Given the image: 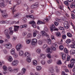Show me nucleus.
Returning <instances> with one entry per match:
<instances>
[{
	"label": "nucleus",
	"mask_w": 75,
	"mask_h": 75,
	"mask_svg": "<svg viewBox=\"0 0 75 75\" xmlns=\"http://www.w3.org/2000/svg\"><path fill=\"white\" fill-rule=\"evenodd\" d=\"M59 30H64V27H62L61 26L59 27Z\"/></svg>",
	"instance_id": "58"
},
{
	"label": "nucleus",
	"mask_w": 75,
	"mask_h": 75,
	"mask_svg": "<svg viewBox=\"0 0 75 75\" xmlns=\"http://www.w3.org/2000/svg\"><path fill=\"white\" fill-rule=\"evenodd\" d=\"M17 3H18V5L21 3V0H17Z\"/></svg>",
	"instance_id": "60"
},
{
	"label": "nucleus",
	"mask_w": 75,
	"mask_h": 75,
	"mask_svg": "<svg viewBox=\"0 0 75 75\" xmlns=\"http://www.w3.org/2000/svg\"><path fill=\"white\" fill-rule=\"evenodd\" d=\"M72 44H73V45H75V41L74 40H72L71 41Z\"/></svg>",
	"instance_id": "64"
},
{
	"label": "nucleus",
	"mask_w": 75,
	"mask_h": 75,
	"mask_svg": "<svg viewBox=\"0 0 75 75\" xmlns=\"http://www.w3.org/2000/svg\"><path fill=\"white\" fill-rule=\"evenodd\" d=\"M51 49L52 50H53V51H56V48L55 47H54L53 46H52L51 47Z\"/></svg>",
	"instance_id": "55"
},
{
	"label": "nucleus",
	"mask_w": 75,
	"mask_h": 75,
	"mask_svg": "<svg viewBox=\"0 0 75 75\" xmlns=\"http://www.w3.org/2000/svg\"><path fill=\"white\" fill-rule=\"evenodd\" d=\"M18 61L17 60H14L13 62L12 63H11V65L13 66H17L18 65Z\"/></svg>",
	"instance_id": "7"
},
{
	"label": "nucleus",
	"mask_w": 75,
	"mask_h": 75,
	"mask_svg": "<svg viewBox=\"0 0 75 75\" xmlns=\"http://www.w3.org/2000/svg\"><path fill=\"white\" fill-rule=\"evenodd\" d=\"M15 49L12 48L11 50V53L12 55H15L16 54V52H15Z\"/></svg>",
	"instance_id": "10"
},
{
	"label": "nucleus",
	"mask_w": 75,
	"mask_h": 75,
	"mask_svg": "<svg viewBox=\"0 0 75 75\" xmlns=\"http://www.w3.org/2000/svg\"><path fill=\"white\" fill-rule=\"evenodd\" d=\"M30 23L32 24V26L33 28H36V24H35V22L34 21L30 22Z\"/></svg>",
	"instance_id": "9"
},
{
	"label": "nucleus",
	"mask_w": 75,
	"mask_h": 75,
	"mask_svg": "<svg viewBox=\"0 0 75 75\" xmlns=\"http://www.w3.org/2000/svg\"><path fill=\"white\" fill-rule=\"evenodd\" d=\"M33 65H37V61L36 60H34L33 61Z\"/></svg>",
	"instance_id": "23"
},
{
	"label": "nucleus",
	"mask_w": 75,
	"mask_h": 75,
	"mask_svg": "<svg viewBox=\"0 0 75 75\" xmlns=\"http://www.w3.org/2000/svg\"><path fill=\"white\" fill-rule=\"evenodd\" d=\"M71 40L70 39H68L66 41V42L67 44H69V43H71Z\"/></svg>",
	"instance_id": "28"
},
{
	"label": "nucleus",
	"mask_w": 75,
	"mask_h": 75,
	"mask_svg": "<svg viewBox=\"0 0 75 75\" xmlns=\"http://www.w3.org/2000/svg\"><path fill=\"white\" fill-rule=\"evenodd\" d=\"M67 35L68 37H72V35L71 33H67Z\"/></svg>",
	"instance_id": "33"
},
{
	"label": "nucleus",
	"mask_w": 75,
	"mask_h": 75,
	"mask_svg": "<svg viewBox=\"0 0 75 75\" xmlns=\"http://www.w3.org/2000/svg\"><path fill=\"white\" fill-rule=\"evenodd\" d=\"M52 60L51 59H50L47 61V63L48 64H51V63L52 62Z\"/></svg>",
	"instance_id": "63"
},
{
	"label": "nucleus",
	"mask_w": 75,
	"mask_h": 75,
	"mask_svg": "<svg viewBox=\"0 0 75 75\" xmlns=\"http://www.w3.org/2000/svg\"><path fill=\"white\" fill-rule=\"evenodd\" d=\"M22 47V45L21 44H19L17 45L16 47V49L17 51H20L21 48Z\"/></svg>",
	"instance_id": "4"
},
{
	"label": "nucleus",
	"mask_w": 75,
	"mask_h": 75,
	"mask_svg": "<svg viewBox=\"0 0 75 75\" xmlns=\"http://www.w3.org/2000/svg\"><path fill=\"white\" fill-rule=\"evenodd\" d=\"M38 24H45V22H42L40 21H38L37 22Z\"/></svg>",
	"instance_id": "42"
},
{
	"label": "nucleus",
	"mask_w": 75,
	"mask_h": 75,
	"mask_svg": "<svg viewBox=\"0 0 75 75\" xmlns=\"http://www.w3.org/2000/svg\"><path fill=\"white\" fill-rule=\"evenodd\" d=\"M45 52L47 53H51L52 52V50L50 48H47L46 50H45Z\"/></svg>",
	"instance_id": "13"
},
{
	"label": "nucleus",
	"mask_w": 75,
	"mask_h": 75,
	"mask_svg": "<svg viewBox=\"0 0 75 75\" xmlns=\"http://www.w3.org/2000/svg\"><path fill=\"white\" fill-rule=\"evenodd\" d=\"M40 57L42 59H45V58H46V55H45V54H41Z\"/></svg>",
	"instance_id": "15"
},
{
	"label": "nucleus",
	"mask_w": 75,
	"mask_h": 75,
	"mask_svg": "<svg viewBox=\"0 0 75 75\" xmlns=\"http://www.w3.org/2000/svg\"><path fill=\"white\" fill-rule=\"evenodd\" d=\"M57 64L59 65H62V62H61V60H59L57 61Z\"/></svg>",
	"instance_id": "34"
},
{
	"label": "nucleus",
	"mask_w": 75,
	"mask_h": 75,
	"mask_svg": "<svg viewBox=\"0 0 75 75\" xmlns=\"http://www.w3.org/2000/svg\"><path fill=\"white\" fill-rule=\"evenodd\" d=\"M70 53L72 55H74L75 54V50L74 49H72L70 51Z\"/></svg>",
	"instance_id": "19"
},
{
	"label": "nucleus",
	"mask_w": 75,
	"mask_h": 75,
	"mask_svg": "<svg viewBox=\"0 0 75 75\" xmlns=\"http://www.w3.org/2000/svg\"><path fill=\"white\" fill-rule=\"evenodd\" d=\"M47 44H45L43 46V48L44 50L45 49V48H47Z\"/></svg>",
	"instance_id": "53"
},
{
	"label": "nucleus",
	"mask_w": 75,
	"mask_h": 75,
	"mask_svg": "<svg viewBox=\"0 0 75 75\" xmlns=\"http://www.w3.org/2000/svg\"><path fill=\"white\" fill-rule=\"evenodd\" d=\"M56 35L57 37H61V33L59 32H57L56 33Z\"/></svg>",
	"instance_id": "35"
},
{
	"label": "nucleus",
	"mask_w": 75,
	"mask_h": 75,
	"mask_svg": "<svg viewBox=\"0 0 75 75\" xmlns=\"http://www.w3.org/2000/svg\"><path fill=\"white\" fill-rule=\"evenodd\" d=\"M71 17L72 19H74L75 18V15L73 13L71 14Z\"/></svg>",
	"instance_id": "44"
},
{
	"label": "nucleus",
	"mask_w": 75,
	"mask_h": 75,
	"mask_svg": "<svg viewBox=\"0 0 75 75\" xmlns=\"http://www.w3.org/2000/svg\"><path fill=\"white\" fill-rule=\"evenodd\" d=\"M26 27H27V25L26 24L21 25L20 26L21 28H25Z\"/></svg>",
	"instance_id": "32"
},
{
	"label": "nucleus",
	"mask_w": 75,
	"mask_h": 75,
	"mask_svg": "<svg viewBox=\"0 0 75 75\" xmlns=\"http://www.w3.org/2000/svg\"><path fill=\"white\" fill-rule=\"evenodd\" d=\"M50 73L52 74L54 72V70L52 68H50L49 69Z\"/></svg>",
	"instance_id": "18"
},
{
	"label": "nucleus",
	"mask_w": 75,
	"mask_h": 75,
	"mask_svg": "<svg viewBox=\"0 0 75 75\" xmlns=\"http://www.w3.org/2000/svg\"><path fill=\"white\" fill-rule=\"evenodd\" d=\"M34 32L33 33V37H35L37 35V33L38 34L39 33V32L35 30H34Z\"/></svg>",
	"instance_id": "12"
},
{
	"label": "nucleus",
	"mask_w": 75,
	"mask_h": 75,
	"mask_svg": "<svg viewBox=\"0 0 75 75\" xmlns=\"http://www.w3.org/2000/svg\"><path fill=\"white\" fill-rule=\"evenodd\" d=\"M64 4H65L66 6H68V5H69V3L67 0V1H64Z\"/></svg>",
	"instance_id": "36"
},
{
	"label": "nucleus",
	"mask_w": 75,
	"mask_h": 75,
	"mask_svg": "<svg viewBox=\"0 0 75 75\" xmlns=\"http://www.w3.org/2000/svg\"><path fill=\"white\" fill-rule=\"evenodd\" d=\"M71 8H74L75 7V4L74 3H73L72 4H71L70 5Z\"/></svg>",
	"instance_id": "39"
},
{
	"label": "nucleus",
	"mask_w": 75,
	"mask_h": 75,
	"mask_svg": "<svg viewBox=\"0 0 75 75\" xmlns=\"http://www.w3.org/2000/svg\"><path fill=\"white\" fill-rule=\"evenodd\" d=\"M24 55L26 57H29L31 56L30 54L28 52H25L24 54Z\"/></svg>",
	"instance_id": "14"
},
{
	"label": "nucleus",
	"mask_w": 75,
	"mask_h": 75,
	"mask_svg": "<svg viewBox=\"0 0 75 75\" xmlns=\"http://www.w3.org/2000/svg\"><path fill=\"white\" fill-rule=\"evenodd\" d=\"M8 70L10 72H13V69L11 67H9L8 68Z\"/></svg>",
	"instance_id": "38"
},
{
	"label": "nucleus",
	"mask_w": 75,
	"mask_h": 75,
	"mask_svg": "<svg viewBox=\"0 0 75 75\" xmlns=\"http://www.w3.org/2000/svg\"><path fill=\"white\" fill-rule=\"evenodd\" d=\"M74 64H73V63H72L70 62V64L68 65V67H69V68H73V67H74Z\"/></svg>",
	"instance_id": "20"
},
{
	"label": "nucleus",
	"mask_w": 75,
	"mask_h": 75,
	"mask_svg": "<svg viewBox=\"0 0 75 75\" xmlns=\"http://www.w3.org/2000/svg\"><path fill=\"white\" fill-rule=\"evenodd\" d=\"M47 56L48 58H51V54H48L47 55Z\"/></svg>",
	"instance_id": "61"
},
{
	"label": "nucleus",
	"mask_w": 75,
	"mask_h": 75,
	"mask_svg": "<svg viewBox=\"0 0 75 75\" xmlns=\"http://www.w3.org/2000/svg\"><path fill=\"white\" fill-rule=\"evenodd\" d=\"M37 52L38 54H40L41 52V49H38L37 50Z\"/></svg>",
	"instance_id": "56"
},
{
	"label": "nucleus",
	"mask_w": 75,
	"mask_h": 75,
	"mask_svg": "<svg viewBox=\"0 0 75 75\" xmlns=\"http://www.w3.org/2000/svg\"><path fill=\"white\" fill-rule=\"evenodd\" d=\"M61 55H62V59H65V58H66V56L65 55V54H64L63 53H62Z\"/></svg>",
	"instance_id": "26"
},
{
	"label": "nucleus",
	"mask_w": 75,
	"mask_h": 75,
	"mask_svg": "<svg viewBox=\"0 0 75 75\" xmlns=\"http://www.w3.org/2000/svg\"><path fill=\"white\" fill-rule=\"evenodd\" d=\"M64 51L65 53H66V54H68L69 52L68 51V50H67V48H64Z\"/></svg>",
	"instance_id": "41"
},
{
	"label": "nucleus",
	"mask_w": 75,
	"mask_h": 75,
	"mask_svg": "<svg viewBox=\"0 0 75 75\" xmlns=\"http://www.w3.org/2000/svg\"><path fill=\"white\" fill-rule=\"evenodd\" d=\"M42 41L41 40H39L38 42V44L39 45H41L42 44Z\"/></svg>",
	"instance_id": "47"
},
{
	"label": "nucleus",
	"mask_w": 75,
	"mask_h": 75,
	"mask_svg": "<svg viewBox=\"0 0 75 75\" xmlns=\"http://www.w3.org/2000/svg\"><path fill=\"white\" fill-rule=\"evenodd\" d=\"M31 57H28L27 59V61L28 62L30 63L31 62Z\"/></svg>",
	"instance_id": "29"
},
{
	"label": "nucleus",
	"mask_w": 75,
	"mask_h": 75,
	"mask_svg": "<svg viewBox=\"0 0 75 75\" xmlns=\"http://www.w3.org/2000/svg\"><path fill=\"white\" fill-rule=\"evenodd\" d=\"M47 42L48 44H51V40L49 38H47Z\"/></svg>",
	"instance_id": "25"
},
{
	"label": "nucleus",
	"mask_w": 75,
	"mask_h": 75,
	"mask_svg": "<svg viewBox=\"0 0 75 75\" xmlns=\"http://www.w3.org/2000/svg\"><path fill=\"white\" fill-rule=\"evenodd\" d=\"M6 37L8 39H10V36L8 34L7 35H6Z\"/></svg>",
	"instance_id": "59"
},
{
	"label": "nucleus",
	"mask_w": 75,
	"mask_h": 75,
	"mask_svg": "<svg viewBox=\"0 0 75 75\" xmlns=\"http://www.w3.org/2000/svg\"><path fill=\"white\" fill-rule=\"evenodd\" d=\"M3 69L4 71H6V70H7V66L5 65L3 66Z\"/></svg>",
	"instance_id": "45"
},
{
	"label": "nucleus",
	"mask_w": 75,
	"mask_h": 75,
	"mask_svg": "<svg viewBox=\"0 0 75 75\" xmlns=\"http://www.w3.org/2000/svg\"><path fill=\"white\" fill-rule=\"evenodd\" d=\"M70 62L74 64V63L75 62V59L73 58L71 59H70Z\"/></svg>",
	"instance_id": "27"
},
{
	"label": "nucleus",
	"mask_w": 75,
	"mask_h": 75,
	"mask_svg": "<svg viewBox=\"0 0 75 75\" xmlns=\"http://www.w3.org/2000/svg\"><path fill=\"white\" fill-rule=\"evenodd\" d=\"M62 37L63 39H65L67 38V36L65 35H63L62 36Z\"/></svg>",
	"instance_id": "57"
},
{
	"label": "nucleus",
	"mask_w": 75,
	"mask_h": 75,
	"mask_svg": "<svg viewBox=\"0 0 75 75\" xmlns=\"http://www.w3.org/2000/svg\"><path fill=\"white\" fill-rule=\"evenodd\" d=\"M13 71L14 72H17L18 71V68H15L13 69Z\"/></svg>",
	"instance_id": "52"
},
{
	"label": "nucleus",
	"mask_w": 75,
	"mask_h": 75,
	"mask_svg": "<svg viewBox=\"0 0 75 75\" xmlns=\"http://www.w3.org/2000/svg\"><path fill=\"white\" fill-rule=\"evenodd\" d=\"M15 8H16V5L13 6V8L12 7L11 8V10H12V12L13 14H14V12L15 11Z\"/></svg>",
	"instance_id": "31"
},
{
	"label": "nucleus",
	"mask_w": 75,
	"mask_h": 75,
	"mask_svg": "<svg viewBox=\"0 0 75 75\" xmlns=\"http://www.w3.org/2000/svg\"><path fill=\"white\" fill-rule=\"evenodd\" d=\"M8 30L7 29H6L4 31V33L6 35L8 34Z\"/></svg>",
	"instance_id": "46"
},
{
	"label": "nucleus",
	"mask_w": 75,
	"mask_h": 75,
	"mask_svg": "<svg viewBox=\"0 0 75 75\" xmlns=\"http://www.w3.org/2000/svg\"><path fill=\"white\" fill-rule=\"evenodd\" d=\"M0 4L1 7L2 8L5 7V4H4V0H1L0 1Z\"/></svg>",
	"instance_id": "8"
},
{
	"label": "nucleus",
	"mask_w": 75,
	"mask_h": 75,
	"mask_svg": "<svg viewBox=\"0 0 75 75\" xmlns=\"http://www.w3.org/2000/svg\"><path fill=\"white\" fill-rule=\"evenodd\" d=\"M19 55H20V56H23V55H24V52H23V51L22 50L20 51L19 53Z\"/></svg>",
	"instance_id": "17"
},
{
	"label": "nucleus",
	"mask_w": 75,
	"mask_h": 75,
	"mask_svg": "<svg viewBox=\"0 0 75 75\" xmlns=\"http://www.w3.org/2000/svg\"><path fill=\"white\" fill-rule=\"evenodd\" d=\"M31 7L32 9H34V8H37L38 7L37 5H33L31 6Z\"/></svg>",
	"instance_id": "40"
},
{
	"label": "nucleus",
	"mask_w": 75,
	"mask_h": 75,
	"mask_svg": "<svg viewBox=\"0 0 75 75\" xmlns=\"http://www.w3.org/2000/svg\"><path fill=\"white\" fill-rule=\"evenodd\" d=\"M14 31H18V29L20 28V26H18L14 25Z\"/></svg>",
	"instance_id": "11"
},
{
	"label": "nucleus",
	"mask_w": 75,
	"mask_h": 75,
	"mask_svg": "<svg viewBox=\"0 0 75 75\" xmlns=\"http://www.w3.org/2000/svg\"><path fill=\"white\" fill-rule=\"evenodd\" d=\"M71 58V56L70 55L67 56V61H66V62H69L70 61V59Z\"/></svg>",
	"instance_id": "21"
},
{
	"label": "nucleus",
	"mask_w": 75,
	"mask_h": 75,
	"mask_svg": "<svg viewBox=\"0 0 75 75\" xmlns=\"http://www.w3.org/2000/svg\"><path fill=\"white\" fill-rule=\"evenodd\" d=\"M41 63L42 65H45L46 63L45 61L44 60L41 61Z\"/></svg>",
	"instance_id": "49"
},
{
	"label": "nucleus",
	"mask_w": 75,
	"mask_h": 75,
	"mask_svg": "<svg viewBox=\"0 0 75 75\" xmlns=\"http://www.w3.org/2000/svg\"><path fill=\"white\" fill-rule=\"evenodd\" d=\"M31 40L30 39H27L26 40V43L28 44H29L31 42Z\"/></svg>",
	"instance_id": "37"
},
{
	"label": "nucleus",
	"mask_w": 75,
	"mask_h": 75,
	"mask_svg": "<svg viewBox=\"0 0 75 75\" xmlns=\"http://www.w3.org/2000/svg\"><path fill=\"white\" fill-rule=\"evenodd\" d=\"M32 41L31 42V44L33 46H34L36 45L37 44V40L36 39H32Z\"/></svg>",
	"instance_id": "3"
},
{
	"label": "nucleus",
	"mask_w": 75,
	"mask_h": 75,
	"mask_svg": "<svg viewBox=\"0 0 75 75\" xmlns=\"http://www.w3.org/2000/svg\"><path fill=\"white\" fill-rule=\"evenodd\" d=\"M50 30L51 32H52L53 31H58V29L57 28L55 27L54 24L52 25V27L50 28Z\"/></svg>",
	"instance_id": "2"
},
{
	"label": "nucleus",
	"mask_w": 75,
	"mask_h": 75,
	"mask_svg": "<svg viewBox=\"0 0 75 75\" xmlns=\"http://www.w3.org/2000/svg\"><path fill=\"white\" fill-rule=\"evenodd\" d=\"M41 33L42 36H44L45 35H47V33L44 31H42Z\"/></svg>",
	"instance_id": "16"
},
{
	"label": "nucleus",
	"mask_w": 75,
	"mask_h": 75,
	"mask_svg": "<svg viewBox=\"0 0 75 75\" xmlns=\"http://www.w3.org/2000/svg\"><path fill=\"white\" fill-rule=\"evenodd\" d=\"M4 46L8 50H10L12 48L13 46H12V44L10 43H8L7 44H5L4 45Z\"/></svg>",
	"instance_id": "1"
},
{
	"label": "nucleus",
	"mask_w": 75,
	"mask_h": 75,
	"mask_svg": "<svg viewBox=\"0 0 75 75\" xmlns=\"http://www.w3.org/2000/svg\"><path fill=\"white\" fill-rule=\"evenodd\" d=\"M50 17H48L46 19L44 20V21L45 22V21L48 22L50 20Z\"/></svg>",
	"instance_id": "43"
},
{
	"label": "nucleus",
	"mask_w": 75,
	"mask_h": 75,
	"mask_svg": "<svg viewBox=\"0 0 75 75\" xmlns=\"http://www.w3.org/2000/svg\"><path fill=\"white\" fill-rule=\"evenodd\" d=\"M27 34V33L26 32H24L23 33L22 35L23 36H25V35Z\"/></svg>",
	"instance_id": "62"
},
{
	"label": "nucleus",
	"mask_w": 75,
	"mask_h": 75,
	"mask_svg": "<svg viewBox=\"0 0 75 75\" xmlns=\"http://www.w3.org/2000/svg\"><path fill=\"white\" fill-rule=\"evenodd\" d=\"M44 31H48V28L47 27H45L44 28Z\"/></svg>",
	"instance_id": "54"
},
{
	"label": "nucleus",
	"mask_w": 75,
	"mask_h": 75,
	"mask_svg": "<svg viewBox=\"0 0 75 75\" xmlns=\"http://www.w3.org/2000/svg\"><path fill=\"white\" fill-rule=\"evenodd\" d=\"M31 37H32V34L31 33H28L27 36V37L28 38H30Z\"/></svg>",
	"instance_id": "48"
},
{
	"label": "nucleus",
	"mask_w": 75,
	"mask_h": 75,
	"mask_svg": "<svg viewBox=\"0 0 75 75\" xmlns=\"http://www.w3.org/2000/svg\"><path fill=\"white\" fill-rule=\"evenodd\" d=\"M70 47L72 49L73 48H75V45H71L70 46Z\"/></svg>",
	"instance_id": "51"
},
{
	"label": "nucleus",
	"mask_w": 75,
	"mask_h": 75,
	"mask_svg": "<svg viewBox=\"0 0 75 75\" xmlns=\"http://www.w3.org/2000/svg\"><path fill=\"white\" fill-rule=\"evenodd\" d=\"M8 60L9 62H11L13 61V58L11 56H9L8 58Z\"/></svg>",
	"instance_id": "30"
},
{
	"label": "nucleus",
	"mask_w": 75,
	"mask_h": 75,
	"mask_svg": "<svg viewBox=\"0 0 75 75\" xmlns=\"http://www.w3.org/2000/svg\"><path fill=\"white\" fill-rule=\"evenodd\" d=\"M26 71V69H25V68H23L22 70V71H21V72L22 74H24Z\"/></svg>",
	"instance_id": "22"
},
{
	"label": "nucleus",
	"mask_w": 75,
	"mask_h": 75,
	"mask_svg": "<svg viewBox=\"0 0 75 75\" xmlns=\"http://www.w3.org/2000/svg\"><path fill=\"white\" fill-rule=\"evenodd\" d=\"M59 49L60 50H63L64 49V46L62 45H61L59 47Z\"/></svg>",
	"instance_id": "50"
},
{
	"label": "nucleus",
	"mask_w": 75,
	"mask_h": 75,
	"mask_svg": "<svg viewBox=\"0 0 75 75\" xmlns=\"http://www.w3.org/2000/svg\"><path fill=\"white\" fill-rule=\"evenodd\" d=\"M64 26L65 28L68 29L69 28V25L68 24V21H65L64 22Z\"/></svg>",
	"instance_id": "6"
},
{
	"label": "nucleus",
	"mask_w": 75,
	"mask_h": 75,
	"mask_svg": "<svg viewBox=\"0 0 75 75\" xmlns=\"http://www.w3.org/2000/svg\"><path fill=\"white\" fill-rule=\"evenodd\" d=\"M36 69L38 71H40L41 69V67L39 66H37L36 67Z\"/></svg>",
	"instance_id": "24"
},
{
	"label": "nucleus",
	"mask_w": 75,
	"mask_h": 75,
	"mask_svg": "<svg viewBox=\"0 0 75 75\" xmlns=\"http://www.w3.org/2000/svg\"><path fill=\"white\" fill-rule=\"evenodd\" d=\"M0 11L1 13H2V16L4 18H6V17H7V15L5 14V11H2L1 10V9L0 8Z\"/></svg>",
	"instance_id": "5"
}]
</instances>
